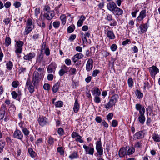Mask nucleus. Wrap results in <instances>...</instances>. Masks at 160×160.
<instances>
[{
	"instance_id": "obj_1",
	"label": "nucleus",
	"mask_w": 160,
	"mask_h": 160,
	"mask_svg": "<svg viewBox=\"0 0 160 160\" xmlns=\"http://www.w3.org/2000/svg\"><path fill=\"white\" fill-rule=\"evenodd\" d=\"M42 75V73H39L38 72L36 71H34L33 72L32 82L36 88H37L39 85V83L41 81Z\"/></svg>"
},
{
	"instance_id": "obj_2",
	"label": "nucleus",
	"mask_w": 160,
	"mask_h": 160,
	"mask_svg": "<svg viewBox=\"0 0 160 160\" xmlns=\"http://www.w3.org/2000/svg\"><path fill=\"white\" fill-rule=\"evenodd\" d=\"M55 16L54 12L51 11L50 12H44L43 14H41L39 17V19L41 21L46 20L48 21L51 20Z\"/></svg>"
},
{
	"instance_id": "obj_3",
	"label": "nucleus",
	"mask_w": 160,
	"mask_h": 160,
	"mask_svg": "<svg viewBox=\"0 0 160 160\" xmlns=\"http://www.w3.org/2000/svg\"><path fill=\"white\" fill-rule=\"evenodd\" d=\"M83 148L85 150L86 154L93 155L94 152V148L92 144H90L88 146L86 145H83Z\"/></svg>"
},
{
	"instance_id": "obj_4",
	"label": "nucleus",
	"mask_w": 160,
	"mask_h": 160,
	"mask_svg": "<svg viewBox=\"0 0 160 160\" xmlns=\"http://www.w3.org/2000/svg\"><path fill=\"white\" fill-rule=\"evenodd\" d=\"M26 87L28 88L29 92L31 94H32L35 91L34 85H32V82L29 78H28L27 80Z\"/></svg>"
},
{
	"instance_id": "obj_5",
	"label": "nucleus",
	"mask_w": 160,
	"mask_h": 160,
	"mask_svg": "<svg viewBox=\"0 0 160 160\" xmlns=\"http://www.w3.org/2000/svg\"><path fill=\"white\" fill-rule=\"evenodd\" d=\"M96 149L99 155L101 156L103 154V148L102 146V143L101 139L96 142Z\"/></svg>"
},
{
	"instance_id": "obj_6",
	"label": "nucleus",
	"mask_w": 160,
	"mask_h": 160,
	"mask_svg": "<svg viewBox=\"0 0 160 160\" xmlns=\"http://www.w3.org/2000/svg\"><path fill=\"white\" fill-rule=\"evenodd\" d=\"M24 44V43L21 41H18L16 42V50L15 52L18 53H22V47Z\"/></svg>"
},
{
	"instance_id": "obj_7",
	"label": "nucleus",
	"mask_w": 160,
	"mask_h": 160,
	"mask_svg": "<svg viewBox=\"0 0 160 160\" xmlns=\"http://www.w3.org/2000/svg\"><path fill=\"white\" fill-rule=\"evenodd\" d=\"M146 16V11L144 9L142 10L139 13V14L136 19V21L137 23H139L140 21H142L145 18Z\"/></svg>"
},
{
	"instance_id": "obj_8",
	"label": "nucleus",
	"mask_w": 160,
	"mask_h": 160,
	"mask_svg": "<svg viewBox=\"0 0 160 160\" xmlns=\"http://www.w3.org/2000/svg\"><path fill=\"white\" fill-rule=\"evenodd\" d=\"M149 70L151 76L155 78V75L159 72V69L155 66L153 65L149 68Z\"/></svg>"
},
{
	"instance_id": "obj_9",
	"label": "nucleus",
	"mask_w": 160,
	"mask_h": 160,
	"mask_svg": "<svg viewBox=\"0 0 160 160\" xmlns=\"http://www.w3.org/2000/svg\"><path fill=\"white\" fill-rule=\"evenodd\" d=\"M13 137L14 138L22 140L23 138V135L21 131L16 129L14 132Z\"/></svg>"
},
{
	"instance_id": "obj_10",
	"label": "nucleus",
	"mask_w": 160,
	"mask_h": 160,
	"mask_svg": "<svg viewBox=\"0 0 160 160\" xmlns=\"http://www.w3.org/2000/svg\"><path fill=\"white\" fill-rule=\"evenodd\" d=\"M57 65L55 62H52L47 68V71L48 73L54 72L56 70Z\"/></svg>"
},
{
	"instance_id": "obj_11",
	"label": "nucleus",
	"mask_w": 160,
	"mask_h": 160,
	"mask_svg": "<svg viewBox=\"0 0 160 160\" xmlns=\"http://www.w3.org/2000/svg\"><path fill=\"white\" fill-rule=\"evenodd\" d=\"M144 136V133L142 131H140L136 133L133 136V139L135 140L143 138Z\"/></svg>"
},
{
	"instance_id": "obj_12",
	"label": "nucleus",
	"mask_w": 160,
	"mask_h": 160,
	"mask_svg": "<svg viewBox=\"0 0 160 160\" xmlns=\"http://www.w3.org/2000/svg\"><path fill=\"white\" fill-rule=\"evenodd\" d=\"M93 61L92 59L89 58L88 61L86 65V70L89 72L93 68Z\"/></svg>"
},
{
	"instance_id": "obj_13",
	"label": "nucleus",
	"mask_w": 160,
	"mask_h": 160,
	"mask_svg": "<svg viewBox=\"0 0 160 160\" xmlns=\"http://www.w3.org/2000/svg\"><path fill=\"white\" fill-rule=\"evenodd\" d=\"M148 22V20L146 23L141 24L139 26V28L140 29V31L139 32H140V33H143L146 32L148 28L147 25Z\"/></svg>"
},
{
	"instance_id": "obj_14",
	"label": "nucleus",
	"mask_w": 160,
	"mask_h": 160,
	"mask_svg": "<svg viewBox=\"0 0 160 160\" xmlns=\"http://www.w3.org/2000/svg\"><path fill=\"white\" fill-rule=\"evenodd\" d=\"M106 19L109 21H112V23L110 24V26H115L117 25V22L115 19H112V16L111 15L109 14L107 15V17Z\"/></svg>"
},
{
	"instance_id": "obj_15",
	"label": "nucleus",
	"mask_w": 160,
	"mask_h": 160,
	"mask_svg": "<svg viewBox=\"0 0 160 160\" xmlns=\"http://www.w3.org/2000/svg\"><path fill=\"white\" fill-rule=\"evenodd\" d=\"M35 54L34 52H29L24 56L23 59L31 61L35 57Z\"/></svg>"
},
{
	"instance_id": "obj_16",
	"label": "nucleus",
	"mask_w": 160,
	"mask_h": 160,
	"mask_svg": "<svg viewBox=\"0 0 160 160\" xmlns=\"http://www.w3.org/2000/svg\"><path fill=\"white\" fill-rule=\"evenodd\" d=\"M84 55L81 53H77L72 58V60L74 63L76 62L78 60L82 58Z\"/></svg>"
},
{
	"instance_id": "obj_17",
	"label": "nucleus",
	"mask_w": 160,
	"mask_h": 160,
	"mask_svg": "<svg viewBox=\"0 0 160 160\" xmlns=\"http://www.w3.org/2000/svg\"><path fill=\"white\" fill-rule=\"evenodd\" d=\"M6 109V105L5 104H2L0 109V119H2L3 118Z\"/></svg>"
},
{
	"instance_id": "obj_18",
	"label": "nucleus",
	"mask_w": 160,
	"mask_h": 160,
	"mask_svg": "<svg viewBox=\"0 0 160 160\" xmlns=\"http://www.w3.org/2000/svg\"><path fill=\"white\" fill-rule=\"evenodd\" d=\"M145 112H143L142 113L140 112V113H139L138 120L140 123L142 124H143L144 123L145 121V117L144 116Z\"/></svg>"
},
{
	"instance_id": "obj_19",
	"label": "nucleus",
	"mask_w": 160,
	"mask_h": 160,
	"mask_svg": "<svg viewBox=\"0 0 160 160\" xmlns=\"http://www.w3.org/2000/svg\"><path fill=\"white\" fill-rule=\"evenodd\" d=\"M38 121L40 125L42 126H44L47 122V118L43 116L39 117Z\"/></svg>"
},
{
	"instance_id": "obj_20",
	"label": "nucleus",
	"mask_w": 160,
	"mask_h": 160,
	"mask_svg": "<svg viewBox=\"0 0 160 160\" xmlns=\"http://www.w3.org/2000/svg\"><path fill=\"white\" fill-rule=\"evenodd\" d=\"M107 6L108 9L112 12L117 7L116 4L113 2H111L108 3Z\"/></svg>"
},
{
	"instance_id": "obj_21",
	"label": "nucleus",
	"mask_w": 160,
	"mask_h": 160,
	"mask_svg": "<svg viewBox=\"0 0 160 160\" xmlns=\"http://www.w3.org/2000/svg\"><path fill=\"white\" fill-rule=\"evenodd\" d=\"M112 12L116 15H120L123 14V11L120 8L117 6Z\"/></svg>"
},
{
	"instance_id": "obj_22",
	"label": "nucleus",
	"mask_w": 160,
	"mask_h": 160,
	"mask_svg": "<svg viewBox=\"0 0 160 160\" xmlns=\"http://www.w3.org/2000/svg\"><path fill=\"white\" fill-rule=\"evenodd\" d=\"M135 108L137 110L139 111V113H140V112L142 113L145 112V109L144 106L139 104L138 103L136 104Z\"/></svg>"
},
{
	"instance_id": "obj_23",
	"label": "nucleus",
	"mask_w": 160,
	"mask_h": 160,
	"mask_svg": "<svg viewBox=\"0 0 160 160\" xmlns=\"http://www.w3.org/2000/svg\"><path fill=\"white\" fill-rule=\"evenodd\" d=\"M127 149L125 148H121L118 152V155L121 158H122L126 155Z\"/></svg>"
},
{
	"instance_id": "obj_24",
	"label": "nucleus",
	"mask_w": 160,
	"mask_h": 160,
	"mask_svg": "<svg viewBox=\"0 0 160 160\" xmlns=\"http://www.w3.org/2000/svg\"><path fill=\"white\" fill-rule=\"evenodd\" d=\"M80 105L78 103V99L75 100V102L73 107V111L74 112L77 113L79 109Z\"/></svg>"
},
{
	"instance_id": "obj_25",
	"label": "nucleus",
	"mask_w": 160,
	"mask_h": 160,
	"mask_svg": "<svg viewBox=\"0 0 160 160\" xmlns=\"http://www.w3.org/2000/svg\"><path fill=\"white\" fill-rule=\"evenodd\" d=\"M106 35L107 37L110 39H114L115 38V35L112 31L108 30V31Z\"/></svg>"
},
{
	"instance_id": "obj_26",
	"label": "nucleus",
	"mask_w": 160,
	"mask_h": 160,
	"mask_svg": "<svg viewBox=\"0 0 160 160\" xmlns=\"http://www.w3.org/2000/svg\"><path fill=\"white\" fill-rule=\"evenodd\" d=\"M85 19L86 18L84 15H81L80 16V19L78 20L77 23L78 26L79 27L81 26L82 25L83 22L85 20Z\"/></svg>"
},
{
	"instance_id": "obj_27",
	"label": "nucleus",
	"mask_w": 160,
	"mask_h": 160,
	"mask_svg": "<svg viewBox=\"0 0 160 160\" xmlns=\"http://www.w3.org/2000/svg\"><path fill=\"white\" fill-rule=\"evenodd\" d=\"M118 96L115 95L113 96L111 98V99L109 101L111 102V103L113 105V106L115 105V104L117 102L118 99Z\"/></svg>"
},
{
	"instance_id": "obj_28",
	"label": "nucleus",
	"mask_w": 160,
	"mask_h": 160,
	"mask_svg": "<svg viewBox=\"0 0 160 160\" xmlns=\"http://www.w3.org/2000/svg\"><path fill=\"white\" fill-rule=\"evenodd\" d=\"M43 56L42 53H41L37 57L36 62L38 64H41L42 61L43 60Z\"/></svg>"
},
{
	"instance_id": "obj_29",
	"label": "nucleus",
	"mask_w": 160,
	"mask_h": 160,
	"mask_svg": "<svg viewBox=\"0 0 160 160\" xmlns=\"http://www.w3.org/2000/svg\"><path fill=\"white\" fill-rule=\"evenodd\" d=\"M60 86V83L58 82L56 83L53 86L52 91L54 93L57 92L59 89V88Z\"/></svg>"
},
{
	"instance_id": "obj_30",
	"label": "nucleus",
	"mask_w": 160,
	"mask_h": 160,
	"mask_svg": "<svg viewBox=\"0 0 160 160\" xmlns=\"http://www.w3.org/2000/svg\"><path fill=\"white\" fill-rule=\"evenodd\" d=\"M92 94L94 96H100L101 95V92L99 88H95L92 92Z\"/></svg>"
},
{
	"instance_id": "obj_31",
	"label": "nucleus",
	"mask_w": 160,
	"mask_h": 160,
	"mask_svg": "<svg viewBox=\"0 0 160 160\" xmlns=\"http://www.w3.org/2000/svg\"><path fill=\"white\" fill-rule=\"evenodd\" d=\"M152 138L156 142H160V136L158 134L154 133L152 135Z\"/></svg>"
},
{
	"instance_id": "obj_32",
	"label": "nucleus",
	"mask_w": 160,
	"mask_h": 160,
	"mask_svg": "<svg viewBox=\"0 0 160 160\" xmlns=\"http://www.w3.org/2000/svg\"><path fill=\"white\" fill-rule=\"evenodd\" d=\"M33 28L32 27L26 26L25 31L24 32V34L27 35L31 32Z\"/></svg>"
},
{
	"instance_id": "obj_33",
	"label": "nucleus",
	"mask_w": 160,
	"mask_h": 160,
	"mask_svg": "<svg viewBox=\"0 0 160 160\" xmlns=\"http://www.w3.org/2000/svg\"><path fill=\"white\" fill-rule=\"evenodd\" d=\"M78 157V152L74 151L69 156V158L71 159L77 158Z\"/></svg>"
},
{
	"instance_id": "obj_34",
	"label": "nucleus",
	"mask_w": 160,
	"mask_h": 160,
	"mask_svg": "<svg viewBox=\"0 0 160 160\" xmlns=\"http://www.w3.org/2000/svg\"><path fill=\"white\" fill-rule=\"evenodd\" d=\"M60 18L62 23L64 25H65L66 21V15L65 14H62L60 16Z\"/></svg>"
},
{
	"instance_id": "obj_35",
	"label": "nucleus",
	"mask_w": 160,
	"mask_h": 160,
	"mask_svg": "<svg viewBox=\"0 0 160 160\" xmlns=\"http://www.w3.org/2000/svg\"><path fill=\"white\" fill-rule=\"evenodd\" d=\"M28 151L31 157L32 158L35 157L36 156V154L35 152L33 151L32 148H29L28 149Z\"/></svg>"
},
{
	"instance_id": "obj_36",
	"label": "nucleus",
	"mask_w": 160,
	"mask_h": 160,
	"mask_svg": "<svg viewBox=\"0 0 160 160\" xmlns=\"http://www.w3.org/2000/svg\"><path fill=\"white\" fill-rule=\"evenodd\" d=\"M136 95L137 96V98H142L143 96V94L141 93V92L138 90H136L135 92Z\"/></svg>"
},
{
	"instance_id": "obj_37",
	"label": "nucleus",
	"mask_w": 160,
	"mask_h": 160,
	"mask_svg": "<svg viewBox=\"0 0 160 160\" xmlns=\"http://www.w3.org/2000/svg\"><path fill=\"white\" fill-rule=\"evenodd\" d=\"M75 29V26L74 25L72 24L67 29V31L68 33H71Z\"/></svg>"
},
{
	"instance_id": "obj_38",
	"label": "nucleus",
	"mask_w": 160,
	"mask_h": 160,
	"mask_svg": "<svg viewBox=\"0 0 160 160\" xmlns=\"http://www.w3.org/2000/svg\"><path fill=\"white\" fill-rule=\"evenodd\" d=\"M5 145V142L0 141V153L2 152Z\"/></svg>"
},
{
	"instance_id": "obj_39",
	"label": "nucleus",
	"mask_w": 160,
	"mask_h": 160,
	"mask_svg": "<svg viewBox=\"0 0 160 160\" xmlns=\"http://www.w3.org/2000/svg\"><path fill=\"white\" fill-rule=\"evenodd\" d=\"M6 66L7 67V68L9 70H11L12 68L13 64L12 63L11 61H9L8 62H7L6 64Z\"/></svg>"
},
{
	"instance_id": "obj_40",
	"label": "nucleus",
	"mask_w": 160,
	"mask_h": 160,
	"mask_svg": "<svg viewBox=\"0 0 160 160\" xmlns=\"http://www.w3.org/2000/svg\"><path fill=\"white\" fill-rule=\"evenodd\" d=\"M22 131L23 132L24 135L25 136H28L30 132L29 130H28L26 127L22 129Z\"/></svg>"
},
{
	"instance_id": "obj_41",
	"label": "nucleus",
	"mask_w": 160,
	"mask_h": 160,
	"mask_svg": "<svg viewBox=\"0 0 160 160\" xmlns=\"http://www.w3.org/2000/svg\"><path fill=\"white\" fill-rule=\"evenodd\" d=\"M11 39L9 37H6L5 40V45L7 47L9 46L11 43Z\"/></svg>"
},
{
	"instance_id": "obj_42",
	"label": "nucleus",
	"mask_w": 160,
	"mask_h": 160,
	"mask_svg": "<svg viewBox=\"0 0 160 160\" xmlns=\"http://www.w3.org/2000/svg\"><path fill=\"white\" fill-rule=\"evenodd\" d=\"M55 105L56 107H61L62 106L63 103L62 101H58L55 103Z\"/></svg>"
},
{
	"instance_id": "obj_43",
	"label": "nucleus",
	"mask_w": 160,
	"mask_h": 160,
	"mask_svg": "<svg viewBox=\"0 0 160 160\" xmlns=\"http://www.w3.org/2000/svg\"><path fill=\"white\" fill-rule=\"evenodd\" d=\"M12 86L14 88H17L19 85V83L18 81H13L12 83Z\"/></svg>"
},
{
	"instance_id": "obj_44",
	"label": "nucleus",
	"mask_w": 160,
	"mask_h": 160,
	"mask_svg": "<svg viewBox=\"0 0 160 160\" xmlns=\"http://www.w3.org/2000/svg\"><path fill=\"white\" fill-rule=\"evenodd\" d=\"M135 149L133 147L129 148L128 150L127 154L128 155H130L132 154L135 152Z\"/></svg>"
},
{
	"instance_id": "obj_45",
	"label": "nucleus",
	"mask_w": 160,
	"mask_h": 160,
	"mask_svg": "<svg viewBox=\"0 0 160 160\" xmlns=\"http://www.w3.org/2000/svg\"><path fill=\"white\" fill-rule=\"evenodd\" d=\"M128 82L129 87H132L133 86V82L132 78H130L128 79Z\"/></svg>"
},
{
	"instance_id": "obj_46",
	"label": "nucleus",
	"mask_w": 160,
	"mask_h": 160,
	"mask_svg": "<svg viewBox=\"0 0 160 160\" xmlns=\"http://www.w3.org/2000/svg\"><path fill=\"white\" fill-rule=\"evenodd\" d=\"M51 11L50 10V7L47 5H45L43 9V11L44 12H50Z\"/></svg>"
},
{
	"instance_id": "obj_47",
	"label": "nucleus",
	"mask_w": 160,
	"mask_h": 160,
	"mask_svg": "<svg viewBox=\"0 0 160 160\" xmlns=\"http://www.w3.org/2000/svg\"><path fill=\"white\" fill-rule=\"evenodd\" d=\"M26 69L22 66L19 68V69L18 71V72L19 74L24 73L25 72H26Z\"/></svg>"
},
{
	"instance_id": "obj_48",
	"label": "nucleus",
	"mask_w": 160,
	"mask_h": 160,
	"mask_svg": "<svg viewBox=\"0 0 160 160\" xmlns=\"http://www.w3.org/2000/svg\"><path fill=\"white\" fill-rule=\"evenodd\" d=\"M76 138L75 140L76 141L79 142L81 143L83 142V141L82 139V137L79 134Z\"/></svg>"
},
{
	"instance_id": "obj_49",
	"label": "nucleus",
	"mask_w": 160,
	"mask_h": 160,
	"mask_svg": "<svg viewBox=\"0 0 160 160\" xmlns=\"http://www.w3.org/2000/svg\"><path fill=\"white\" fill-rule=\"evenodd\" d=\"M57 151L59 152L61 155H63L64 153V151L62 147H59L57 149Z\"/></svg>"
},
{
	"instance_id": "obj_50",
	"label": "nucleus",
	"mask_w": 160,
	"mask_h": 160,
	"mask_svg": "<svg viewBox=\"0 0 160 160\" xmlns=\"http://www.w3.org/2000/svg\"><path fill=\"white\" fill-rule=\"evenodd\" d=\"M104 106L105 108L108 110L110 108L112 107L113 105L111 103L110 101H109V102L106 104H104Z\"/></svg>"
},
{
	"instance_id": "obj_51",
	"label": "nucleus",
	"mask_w": 160,
	"mask_h": 160,
	"mask_svg": "<svg viewBox=\"0 0 160 160\" xmlns=\"http://www.w3.org/2000/svg\"><path fill=\"white\" fill-rule=\"evenodd\" d=\"M60 24L59 21H55L53 23V25L55 28H59Z\"/></svg>"
},
{
	"instance_id": "obj_52",
	"label": "nucleus",
	"mask_w": 160,
	"mask_h": 160,
	"mask_svg": "<svg viewBox=\"0 0 160 160\" xmlns=\"http://www.w3.org/2000/svg\"><path fill=\"white\" fill-rule=\"evenodd\" d=\"M99 96H95L94 98V101L96 103H98L101 102V99Z\"/></svg>"
},
{
	"instance_id": "obj_53",
	"label": "nucleus",
	"mask_w": 160,
	"mask_h": 160,
	"mask_svg": "<svg viewBox=\"0 0 160 160\" xmlns=\"http://www.w3.org/2000/svg\"><path fill=\"white\" fill-rule=\"evenodd\" d=\"M21 4L19 2L16 1L13 3V6L16 8H18L20 7Z\"/></svg>"
},
{
	"instance_id": "obj_54",
	"label": "nucleus",
	"mask_w": 160,
	"mask_h": 160,
	"mask_svg": "<svg viewBox=\"0 0 160 160\" xmlns=\"http://www.w3.org/2000/svg\"><path fill=\"white\" fill-rule=\"evenodd\" d=\"M58 133L60 135L62 136L64 133V131L62 128H60L58 129Z\"/></svg>"
},
{
	"instance_id": "obj_55",
	"label": "nucleus",
	"mask_w": 160,
	"mask_h": 160,
	"mask_svg": "<svg viewBox=\"0 0 160 160\" xmlns=\"http://www.w3.org/2000/svg\"><path fill=\"white\" fill-rule=\"evenodd\" d=\"M76 70L75 68H71L69 70V72L71 75L75 74L76 73Z\"/></svg>"
},
{
	"instance_id": "obj_56",
	"label": "nucleus",
	"mask_w": 160,
	"mask_h": 160,
	"mask_svg": "<svg viewBox=\"0 0 160 160\" xmlns=\"http://www.w3.org/2000/svg\"><path fill=\"white\" fill-rule=\"evenodd\" d=\"M32 21L30 19H28L27 22L26 26L32 27Z\"/></svg>"
},
{
	"instance_id": "obj_57",
	"label": "nucleus",
	"mask_w": 160,
	"mask_h": 160,
	"mask_svg": "<svg viewBox=\"0 0 160 160\" xmlns=\"http://www.w3.org/2000/svg\"><path fill=\"white\" fill-rule=\"evenodd\" d=\"M43 88L46 90L48 91L50 88V85L48 83H45L43 85Z\"/></svg>"
},
{
	"instance_id": "obj_58",
	"label": "nucleus",
	"mask_w": 160,
	"mask_h": 160,
	"mask_svg": "<svg viewBox=\"0 0 160 160\" xmlns=\"http://www.w3.org/2000/svg\"><path fill=\"white\" fill-rule=\"evenodd\" d=\"M131 41L130 39H127L126 40L123 41L122 42V45L123 46L126 45L127 44H128L131 43Z\"/></svg>"
},
{
	"instance_id": "obj_59",
	"label": "nucleus",
	"mask_w": 160,
	"mask_h": 160,
	"mask_svg": "<svg viewBox=\"0 0 160 160\" xmlns=\"http://www.w3.org/2000/svg\"><path fill=\"white\" fill-rule=\"evenodd\" d=\"M40 13V8H36L35 10V16L38 18V15Z\"/></svg>"
},
{
	"instance_id": "obj_60",
	"label": "nucleus",
	"mask_w": 160,
	"mask_h": 160,
	"mask_svg": "<svg viewBox=\"0 0 160 160\" xmlns=\"http://www.w3.org/2000/svg\"><path fill=\"white\" fill-rule=\"evenodd\" d=\"M111 49L112 51H115L117 48V46L116 44H112L111 47Z\"/></svg>"
},
{
	"instance_id": "obj_61",
	"label": "nucleus",
	"mask_w": 160,
	"mask_h": 160,
	"mask_svg": "<svg viewBox=\"0 0 160 160\" xmlns=\"http://www.w3.org/2000/svg\"><path fill=\"white\" fill-rule=\"evenodd\" d=\"M100 72V71L97 69H95L92 72V76L94 77H96L98 74Z\"/></svg>"
},
{
	"instance_id": "obj_62",
	"label": "nucleus",
	"mask_w": 160,
	"mask_h": 160,
	"mask_svg": "<svg viewBox=\"0 0 160 160\" xmlns=\"http://www.w3.org/2000/svg\"><path fill=\"white\" fill-rule=\"evenodd\" d=\"M39 35L38 33L34 34L32 36V38L34 41H36V40L39 38Z\"/></svg>"
},
{
	"instance_id": "obj_63",
	"label": "nucleus",
	"mask_w": 160,
	"mask_h": 160,
	"mask_svg": "<svg viewBox=\"0 0 160 160\" xmlns=\"http://www.w3.org/2000/svg\"><path fill=\"white\" fill-rule=\"evenodd\" d=\"M48 142L50 145H51L53 144L54 143L53 138L51 137H49L48 141Z\"/></svg>"
},
{
	"instance_id": "obj_64",
	"label": "nucleus",
	"mask_w": 160,
	"mask_h": 160,
	"mask_svg": "<svg viewBox=\"0 0 160 160\" xmlns=\"http://www.w3.org/2000/svg\"><path fill=\"white\" fill-rule=\"evenodd\" d=\"M11 95L12 96V97L14 99H16L18 96V94L15 91H13L12 92H11Z\"/></svg>"
}]
</instances>
